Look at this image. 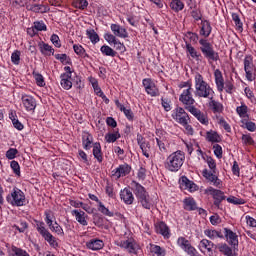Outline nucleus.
<instances>
[{"label": "nucleus", "mask_w": 256, "mask_h": 256, "mask_svg": "<svg viewBox=\"0 0 256 256\" xmlns=\"http://www.w3.org/2000/svg\"><path fill=\"white\" fill-rule=\"evenodd\" d=\"M155 230L156 233L162 235L164 239H169V237H171V229H169V226H167V224L163 221L155 224Z\"/></svg>", "instance_id": "23"}, {"label": "nucleus", "mask_w": 256, "mask_h": 256, "mask_svg": "<svg viewBox=\"0 0 256 256\" xmlns=\"http://www.w3.org/2000/svg\"><path fill=\"white\" fill-rule=\"evenodd\" d=\"M217 123L220 125V127H223L226 133H231V125L227 123V120H225L223 116L217 117Z\"/></svg>", "instance_id": "51"}, {"label": "nucleus", "mask_w": 256, "mask_h": 256, "mask_svg": "<svg viewBox=\"0 0 256 256\" xmlns=\"http://www.w3.org/2000/svg\"><path fill=\"white\" fill-rule=\"evenodd\" d=\"M131 173V166L129 164L124 163L119 165L116 169L112 170L111 177L113 179H121V177H127Z\"/></svg>", "instance_id": "15"}, {"label": "nucleus", "mask_w": 256, "mask_h": 256, "mask_svg": "<svg viewBox=\"0 0 256 256\" xmlns=\"http://www.w3.org/2000/svg\"><path fill=\"white\" fill-rule=\"evenodd\" d=\"M115 105L116 107L122 112L124 113L126 119H128V121H133V111H131V109H127L125 108V106L123 104H121V102H119V100L115 101Z\"/></svg>", "instance_id": "38"}, {"label": "nucleus", "mask_w": 256, "mask_h": 256, "mask_svg": "<svg viewBox=\"0 0 256 256\" xmlns=\"http://www.w3.org/2000/svg\"><path fill=\"white\" fill-rule=\"evenodd\" d=\"M34 29L39 32V31H47V25L45 24V22H43L42 20L40 21H35L33 23Z\"/></svg>", "instance_id": "63"}, {"label": "nucleus", "mask_w": 256, "mask_h": 256, "mask_svg": "<svg viewBox=\"0 0 256 256\" xmlns=\"http://www.w3.org/2000/svg\"><path fill=\"white\" fill-rule=\"evenodd\" d=\"M36 223V231L41 235V237L44 238V241H47V243L52 247L53 249H57L59 247V243L57 242V238L51 234L49 229L45 227V222L35 220Z\"/></svg>", "instance_id": "6"}, {"label": "nucleus", "mask_w": 256, "mask_h": 256, "mask_svg": "<svg viewBox=\"0 0 256 256\" xmlns=\"http://www.w3.org/2000/svg\"><path fill=\"white\" fill-rule=\"evenodd\" d=\"M181 181L182 185H185L186 189H189L191 193L197 191L198 187L196 186V184L193 183V181L188 180L186 176H182Z\"/></svg>", "instance_id": "47"}, {"label": "nucleus", "mask_w": 256, "mask_h": 256, "mask_svg": "<svg viewBox=\"0 0 256 256\" xmlns=\"http://www.w3.org/2000/svg\"><path fill=\"white\" fill-rule=\"evenodd\" d=\"M172 119L176 121V123H179V125H183V123H186L187 121H191V117L189 116V113H187V110L181 106L176 107L172 111L171 115Z\"/></svg>", "instance_id": "11"}, {"label": "nucleus", "mask_w": 256, "mask_h": 256, "mask_svg": "<svg viewBox=\"0 0 256 256\" xmlns=\"http://www.w3.org/2000/svg\"><path fill=\"white\" fill-rule=\"evenodd\" d=\"M82 145L83 149L85 151H89L95 143H93V135H91L89 132H84L82 135Z\"/></svg>", "instance_id": "31"}, {"label": "nucleus", "mask_w": 256, "mask_h": 256, "mask_svg": "<svg viewBox=\"0 0 256 256\" xmlns=\"http://www.w3.org/2000/svg\"><path fill=\"white\" fill-rule=\"evenodd\" d=\"M93 157L98 161V163H103V151L101 150V143L95 142L93 144Z\"/></svg>", "instance_id": "36"}, {"label": "nucleus", "mask_w": 256, "mask_h": 256, "mask_svg": "<svg viewBox=\"0 0 256 256\" xmlns=\"http://www.w3.org/2000/svg\"><path fill=\"white\" fill-rule=\"evenodd\" d=\"M150 253L153 256H165L167 255V250L159 245L150 244Z\"/></svg>", "instance_id": "40"}, {"label": "nucleus", "mask_w": 256, "mask_h": 256, "mask_svg": "<svg viewBox=\"0 0 256 256\" xmlns=\"http://www.w3.org/2000/svg\"><path fill=\"white\" fill-rule=\"evenodd\" d=\"M114 243L117 247L123 249V251L130 253V255H137V251L141 249V247L133 237L124 236L121 238V240H116Z\"/></svg>", "instance_id": "5"}, {"label": "nucleus", "mask_w": 256, "mask_h": 256, "mask_svg": "<svg viewBox=\"0 0 256 256\" xmlns=\"http://www.w3.org/2000/svg\"><path fill=\"white\" fill-rule=\"evenodd\" d=\"M55 59L60 61L63 65H71L73 63L67 54H55Z\"/></svg>", "instance_id": "54"}, {"label": "nucleus", "mask_w": 256, "mask_h": 256, "mask_svg": "<svg viewBox=\"0 0 256 256\" xmlns=\"http://www.w3.org/2000/svg\"><path fill=\"white\" fill-rule=\"evenodd\" d=\"M110 29L113 33L112 35H114L116 38L119 37L120 39H127V37H129L127 29L119 24H111Z\"/></svg>", "instance_id": "21"}, {"label": "nucleus", "mask_w": 256, "mask_h": 256, "mask_svg": "<svg viewBox=\"0 0 256 256\" xmlns=\"http://www.w3.org/2000/svg\"><path fill=\"white\" fill-rule=\"evenodd\" d=\"M72 5L75 9H81L83 11L87 9L89 2L87 0H73Z\"/></svg>", "instance_id": "53"}, {"label": "nucleus", "mask_w": 256, "mask_h": 256, "mask_svg": "<svg viewBox=\"0 0 256 256\" xmlns=\"http://www.w3.org/2000/svg\"><path fill=\"white\" fill-rule=\"evenodd\" d=\"M236 113L242 120L249 119V107H247L243 102L241 103V106L236 108Z\"/></svg>", "instance_id": "39"}, {"label": "nucleus", "mask_w": 256, "mask_h": 256, "mask_svg": "<svg viewBox=\"0 0 256 256\" xmlns=\"http://www.w3.org/2000/svg\"><path fill=\"white\" fill-rule=\"evenodd\" d=\"M189 123H191V121H186L180 125H182V127H184V132L186 135L193 136V135H195V129H193V126H191Z\"/></svg>", "instance_id": "59"}, {"label": "nucleus", "mask_w": 256, "mask_h": 256, "mask_svg": "<svg viewBox=\"0 0 256 256\" xmlns=\"http://www.w3.org/2000/svg\"><path fill=\"white\" fill-rule=\"evenodd\" d=\"M142 85L147 95H150V97H159V88L151 78H144L142 80Z\"/></svg>", "instance_id": "12"}, {"label": "nucleus", "mask_w": 256, "mask_h": 256, "mask_svg": "<svg viewBox=\"0 0 256 256\" xmlns=\"http://www.w3.org/2000/svg\"><path fill=\"white\" fill-rule=\"evenodd\" d=\"M8 256H31L27 250L12 245L7 249Z\"/></svg>", "instance_id": "29"}, {"label": "nucleus", "mask_w": 256, "mask_h": 256, "mask_svg": "<svg viewBox=\"0 0 256 256\" xmlns=\"http://www.w3.org/2000/svg\"><path fill=\"white\" fill-rule=\"evenodd\" d=\"M104 39L107 41V43H109V45H113V47L116 48V51H120L121 53H125V51H127L125 44L121 43V41L115 37V35L106 33L104 35Z\"/></svg>", "instance_id": "14"}, {"label": "nucleus", "mask_w": 256, "mask_h": 256, "mask_svg": "<svg viewBox=\"0 0 256 256\" xmlns=\"http://www.w3.org/2000/svg\"><path fill=\"white\" fill-rule=\"evenodd\" d=\"M244 93H245L247 99H249V101L252 103V105H256L255 94L251 91V88L246 87L244 89Z\"/></svg>", "instance_id": "61"}, {"label": "nucleus", "mask_w": 256, "mask_h": 256, "mask_svg": "<svg viewBox=\"0 0 256 256\" xmlns=\"http://www.w3.org/2000/svg\"><path fill=\"white\" fill-rule=\"evenodd\" d=\"M204 235L205 237H208V239H210L211 241H215V239L224 238L223 232H221V230H215L211 228L204 230Z\"/></svg>", "instance_id": "30"}, {"label": "nucleus", "mask_w": 256, "mask_h": 256, "mask_svg": "<svg viewBox=\"0 0 256 256\" xmlns=\"http://www.w3.org/2000/svg\"><path fill=\"white\" fill-rule=\"evenodd\" d=\"M206 141H208V143H221V141L223 140L219 134L218 131H215L213 129L208 130L206 132V136H205Z\"/></svg>", "instance_id": "28"}, {"label": "nucleus", "mask_w": 256, "mask_h": 256, "mask_svg": "<svg viewBox=\"0 0 256 256\" xmlns=\"http://www.w3.org/2000/svg\"><path fill=\"white\" fill-rule=\"evenodd\" d=\"M130 185L139 205H141L143 209L150 211L153 207V200L151 199L149 192L137 181H132Z\"/></svg>", "instance_id": "2"}, {"label": "nucleus", "mask_w": 256, "mask_h": 256, "mask_svg": "<svg viewBox=\"0 0 256 256\" xmlns=\"http://www.w3.org/2000/svg\"><path fill=\"white\" fill-rule=\"evenodd\" d=\"M206 193H208L209 195H212L214 199V205L216 207H219V205H221V201H225V194L221 190H217L213 187H209L206 190Z\"/></svg>", "instance_id": "17"}, {"label": "nucleus", "mask_w": 256, "mask_h": 256, "mask_svg": "<svg viewBox=\"0 0 256 256\" xmlns=\"http://www.w3.org/2000/svg\"><path fill=\"white\" fill-rule=\"evenodd\" d=\"M45 215V223L48 225V227H51L53 224V219H55V216L53 215V212L51 210H46L44 212Z\"/></svg>", "instance_id": "60"}, {"label": "nucleus", "mask_w": 256, "mask_h": 256, "mask_svg": "<svg viewBox=\"0 0 256 256\" xmlns=\"http://www.w3.org/2000/svg\"><path fill=\"white\" fill-rule=\"evenodd\" d=\"M200 48L203 57L207 59L208 63H213V61H219V53L215 51L213 44L205 38L199 40Z\"/></svg>", "instance_id": "4"}, {"label": "nucleus", "mask_w": 256, "mask_h": 256, "mask_svg": "<svg viewBox=\"0 0 256 256\" xmlns=\"http://www.w3.org/2000/svg\"><path fill=\"white\" fill-rule=\"evenodd\" d=\"M186 51L189 53L190 57L197 61V63L203 61V55L191 45V43H186Z\"/></svg>", "instance_id": "26"}, {"label": "nucleus", "mask_w": 256, "mask_h": 256, "mask_svg": "<svg viewBox=\"0 0 256 256\" xmlns=\"http://www.w3.org/2000/svg\"><path fill=\"white\" fill-rule=\"evenodd\" d=\"M86 247L91 251H101L105 247V243L101 239L94 238L86 242Z\"/></svg>", "instance_id": "25"}, {"label": "nucleus", "mask_w": 256, "mask_h": 256, "mask_svg": "<svg viewBox=\"0 0 256 256\" xmlns=\"http://www.w3.org/2000/svg\"><path fill=\"white\" fill-rule=\"evenodd\" d=\"M140 149H141L144 157H147V159H149V157H151V146L149 145V142H145L144 144H141Z\"/></svg>", "instance_id": "58"}, {"label": "nucleus", "mask_w": 256, "mask_h": 256, "mask_svg": "<svg viewBox=\"0 0 256 256\" xmlns=\"http://www.w3.org/2000/svg\"><path fill=\"white\" fill-rule=\"evenodd\" d=\"M12 229H14L15 233H27L29 230V223L24 219H19L16 224H11Z\"/></svg>", "instance_id": "27"}, {"label": "nucleus", "mask_w": 256, "mask_h": 256, "mask_svg": "<svg viewBox=\"0 0 256 256\" xmlns=\"http://www.w3.org/2000/svg\"><path fill=\"white\" fill-rule=\"evenodd\" d=\"M40 53L42 55H45L46 57H51V55H55V49H53V46L45 43V42H40L38 44Z\"/></svg>", "instance_id": "32"}, {"label": "nucleus", "mask_w": 256, "mask_h": 256, "mask_svg": "<svg viewBox=\"0 0 256 256\" xmlns=\"http://www.w3.org/2000/svg\"><path fill=\"white\" fill-rule=\"evenodd\" d=\"M188 113L193 115L201 125H204V127L209 126V114H207V112H203L201 109L194 106V108L188 110Z\"/></svg>", "instance_id": "13"}, {"label": "nucleus", "mask_w": 256, "mask_h": 256, "mask_svg": "<svg viewBox=\"0 0 256 256\" xmlns=\"http://www.w3.org/2000/svg\"><path fill=\"white\" fill-rule=\"evenodd\" d=\"M202 175L206 181H209V183H212L214 187H221V180L217 176V171H209L207 169H204L202 171Z\"/></svg>", "instance_id": "16"}, {"label": "nucleus", "mask_w": 256, "mask_h": 256, "mask_svg": "<svg viewBox=\"0 0 256 256\" xmlns=\"http://www.w3.org/2000/svg\"><path fill=\"white\" fill-rule=\"evenodd\" d=\"M214 81L216 83V89L219 93H223L225 89V78H223V72L220 69L214 71Z\"/></svg>", "instance_id": "22"}, {"label": "nucleus", "mask_w": 256, "mask_h": 256, "mask_svg": "<svg viewBox=\"0 0 256 256\" xmlns=\"http://www.w3.org/2000/svg\"><path fill=\"white\" fill-rule=\"evenodd\" d=\"M242 143L243 145H255V140H253V137H251V134H243Z\"/></svg>", "instance_id": "64"}, {"label": "nucleus", "mask_w": 256, "mask_h": 256, "mask_svg": "<svg viewBox=\"0 0 256 256\" xmlns=\"http://www.w3.org/2000/svg\"><path fill=\"white\" fill-rule=\"evenodd\" d=\"M98 211L106 217H113V212H111L109 208L105 207V204H103V202L98 203Z\"/></svg>", "instance_id": "57"}, {"label": "nucleus", "mask_w": 256, "mask_h": 256, "mask_svg": "<svg viewBox=\"0 0 256 256\" xmlns=\"http://www.w3.org/2000/svg\"><path fill=\"white\" fill-rule=\"evenodd\" d=\"M224 236L229 245L232 247H239V236L237 233L233 232V230L224 228Z\"/></svg>", "instance_id": "18"}, {"label": "nucleus", "mask_w": 256, "mask_h": 256, "mask_svg": "<svg viewBox=\"0 0 256 256\" xmlns=\"http://www.w3.org/2000/svg\"><path fill=\"white\" fill-rule=\"evenodd\" d=\"M6 200L12 207H23L26 203L25 192L14 187L12 191L6 196Z\"/></svg>", "instance_id": "7"}, {"label": "nucleus", "mask_w": 256, "mask_h": 256, "mask_svg": "<svg viewBox=\"0 0 256 256\" xmlns=\"http://www.w3.org/2000/svg\"><path fill=\"white\" fill-rule=\"evenodd\" d=\"M27 9L28 11H33V13H47V11H49L47 6L41 4H33L27 6Z\"/></svg>", "instance_id": "43"}, {"label": "nucleus", "mask_w": 256, "mask_h": 256, "mask_svg": "<svg viewBox=\"0 0 256 256\" xmlns=\"http://www.w3.org/2000/svg\"><path fill=\"white\" fill-rule=\"evenodd\" d=\"M170 8L172 11H175V13H179V11H183V9H185V4L181 0H171Z\"/></svg>", "instance_id": "45"}, {"label": "nucleus", "mask_w": 256, "mask_h": 256, "mask_svg": "<svg viewBox=\"0 0 256 256\" xmlns=\"http://www.w3.org/2000/svg\"><path fill=\"white\" fill-rule=\"evenodd\" d=\"M35 81H36V85H38V87H45V78L43 77V75L39 72H33L32 73Z\"/></svg>", "instance_id": "56"}, {"label": "nucleus", "mask_w": 256, "mask_h": 256, "mask_svg": "<svg viewBox=\"0 0 256 256\" xmlns=\"http://www.w3.org/2000/svg\"><path fill=\"white\" fill-rule=\"evenodd\" d=\"M86 35L88 39H90L91 43H93V45H96V43H99L100 41L99 34H97V32H95L93 28L87 29Z\"/></svg>", "instance_id": "46"}, {"label": "nucleus", "mask_w": 256, "mask_h": 256, "mask_svg": "<svg viewBox=\"0 0 256 256\" xmlns=\"http://www.w3.org/2000/svg\"><path fill=\"white\" fill-rule=\"evenodd\" d=\"M11 61L14 65L21 63V51L15 50L11 55Z\"/></svg>", "instance_id": "62"}, {"label": "nucleus", "mask_w": 256, "mask_h": 256, "mask_svg": "<svg viewBox=\"0 0 256 256\" xmlns=\"http://www.w3.org/2000/svg\"><path fill=\"white\" fill-rule=\"evenodd\" d=\"M155 140L159 148V151L161 153H168L169 150L167 149V144H165V141H167L165 137H156Z\"/></svg>", "instance_id": "48"}, {"label": "nucleus", "mask_w": 256, "mask_h": 256, "mask_svg": "<svg viewBox=\"0 0 256 256\" xmlns=\"http://www.w3.org/2000/svg\"><path fill=\"white\" fill-rule=\"evenodd\" d=\"M60 85L62 89L69 91L73 87V77L69 75H60Z\"/></svg>", "instance_id": "33"}, {"label": "nucleus", "mask_w": 256, "mask_h": 256, "mask_svg": "<svg viewBox=\"0 0 256 256\" xmlns=\"http://www.w3.org/2000/svg\"><path fill=\"white\" fill-rule=\"evenodd\" d=\"M179 101L184 106L186 111L195 108V98H193V90H183L179 96Z\"/></svg>", "instance_id": "10"}, {"label": "nucleus", "mask_w": 256, "mask_h": 256, "mask_svg": "<svg viewBox=\"0 0 256 256\" xmlns=\"http://www.w3.org/2000/svg\"><path fill=\"white\" fill-rule=\"evenodd\" d=\"M93 89H94L95 95H97V97H101L104 103H106V105H109V98H107L105 93H103V90H101V87H99L98 85V86H94Z\"/></svg>", "instance_id": "55"}, {"label": "nucleus", "mask_w": 256, "mask_h": 256, "mask_svg": "<svg viewBox=\"0 0 256 256\" xmlns=\"http://www.w3.org/2000/svg\"><path fill=\"white\" fill-rule=\"evenodd\" d=\"M106 143H115L117 139H121V133L119 130H114L113 132H108L104 137Z\"/></svg>", "instance_id": "42"}, {"label": "nucleus", "mask_w": 256, "mask_h": 256, "mask_svg": "<svg viewBox=\"0 0 256 256\" xmlns=\"http://www.w3.org/2000/svg\"><path fill=\"white\" fill-rule=\"evenodd\" d=\"M211 31H213V28L211 27V23L208 20H202L201 21V29H200V35L202 37H209L211 35Z\"/></svg>", "instance_id": "35"}, {"label": "nucleus", "mask_w": 256, "mask_h": 256, "mask_svg": "<svg viewBox=\"0 0 256 256\" xmlns=\"http://www.w3.org/2000/svg\"><path fill=\"white\" fill-rule=\"evenodd\" d=\"M177 245L178 247H180V249H182V251H184V253H187V255L189 256H202L195 247H193V245H191V242L183 237L180 236L177 239Z\"/></svg>", "instance_id": "9"}, {"label": "nucleus", "mask_w": 256, "mask_h": 256, "mask_svg": "<svg viewBox=\"0 0 256 256\" xmlns=\"http://www.w3.org/2000/svg\"><path fill=\"white\" fill-rule=\"evenodd\" d=\"M71 215L72 217H75L77 223H79L83 227H87L89 225V223L87 222L89 216H87L85 211L74 209L71 211Z\"/></svg>", "instance_id": "20"}, {"label": "nucleus", "mask_w": 256, "mask_h": 256, "mask_svg": "<svg viewBox=\"0 0 256 256\" xmlns=\"http://www.w3.org/2000/svg\"><path fill=\"white\" fill-rule=\"evenodd\" d=\"M199 247H202V249H205L208 253V255H213V248L215 247V243H213L211 240L208 239H202L200 241Z\"/></svg>", "instance_id": "37"}, {"label": "nucleus", "mask_w": 256, "mask_h": 256, "mask_svg": "<svg viewBox=\"0 0 256 256\" xmlns=\"http://www.w3.org/2000/svg\"><path fill=\"white\" fill-rule=\"evenodd\" d=\"M21 99H22V105L26 109V111H35L37 107V100H35L33 96L23 94Z\"/></svg>", "instance_id": "19"}, {"label": "nucleus", "mask_w": 256, "mask_h": 256, "mask_svg": "<svg viewBox=\"0 0 256 256\" xmlns=\"http://www.w3.org/2000/svg\"><path fill=\"white\" fill-rule=\"evenodd\" d=\"M247 131L254 133L256 131V124L255 122L249 121V118H245L241 121Z\"/></svg>", "instance_id": "52"}, {"label": "nucleus", "mask_w": 256, "mask_h": 256, "mask_svg": "<svg viewBox=\"0 0 256 256\" xmlns=\"http://www.w3.org/2000/svg\"><path fill=\"white\" fill-rule=\"evenodd\" d=\"M100 52L105 57H116L117 51H115L113 48H111L109 45H103L100 48Z\"/></svg>", "instance_id": "44"}, {"label": "nucleus", "mask_w": 256, "mask_h": 256, "mask_svg": "<svg viewBox=\"0 0 256 256\" xmlns=\"http://www.w3.org/2000/svg\"><path fill=\"white\" fill-rule=\"evenodd\" d=\"M208 107L211 109L213 113L221 114L224 111L223 104L217 100H214V98L209 99Z\"/></svg>", "instance_id": "34"}, {"label": "nucleus", "mask_w": 256, "mask_h": 256, "mask_svg": "<svg viewBox=\"0 0 256 256\" xmlns=\"http://www.w3.org/2000/svg\"><path fill=\"white\" fill-rule=\"evenodd\" d=\"M120 199L125 203V205H133L135 196H133V192H131L129 188H124L120 191Z\"/></svg>", "instance_id": "24"}, {"label": "nucleus", "mask_w": 256, "mask_h": 256, "mask_svg": "<svg viewBox=\"0 0 256 256\" xmlns=\"http://www.w3.org/2000/svg\"><path fill=\"white\" fill-rule=\"evenodd\" d=\"M183 204L185 211H196L197 209V202L191 197L184 199Z\"/></svg>", "instance_id": "41"}, {"label": "nucleus", "mask_w": 256, "mask_h": 256, "mask_svg": "<svg viewBox=\"0 0 256 256\" xmlns=\"http://www.w3.org/2000/svg\"><path fill=\"white\" fill-rule=\"evenodd\" d=\"M244 71H245V76L247 81H255V76H256V66L253 63V56L251 55H246L244 60Z\"/></svg>", "instance_id": "8"}, {"label": "nucleus", "mask_w": 256, "mask_h": 256, "mask_svg": "<svg viewBox=\"0 0 256 256\" xmlns=\"http://www.w3.org/2000/svg\"><path fill=\"white\" fill-rule=\"evenodd\" d=\"M73 49L74 53H76L78 57H82L83 59H85V57H89V55H87V51H85V48H83V46L79 44H74Z\"/></svg>", "instance_id": "50"}, {"label": "nucleus", "mask_w": 256, "mask_h": 256, "mask_svg": "<svg viewBox=\"0 0 256 256\" xmlns=\"http://www.w3.org/2000/svg\"><path fill=\"white\" fill-rule=\"evenodd\" d=\"M49 229H50V231H52L53 233H56L60 237H65V231H63V227H61V225H59V223H57V221H55L54 224H52L49 227Z\"/></svg>", "instance_id": "49"}, {"label": "nucleus", "mask_w": 256, "mask_h": 256, "mask_svg": "<svg viewBox=\"0 0 256 256\" xmlns=\"http://www.w3.org/2000/svg\"><path fill=\"white\" fill-rule=\"evenodd\" d=\"M185 163V152L177 150L167 156L164 163L165 169L171 173H177Z\"/></svg>", "instance_id": "3"}, {"label": "nucleus", "mask_w": 256, "mask_h": 256, "mask_svg": "<svg viewBox=\"0 0 256 256\" xmlns=\"http://www.w3.org/2000/svg\"><path fill=\"white\" fill-rule=\"evenodd\" d=\"M194 87V95L198 99H214L215 90H213L211 84L205 81V78L199 72L194 76Z\"/></svg>", "instance_id": "1"}]
</instances>
